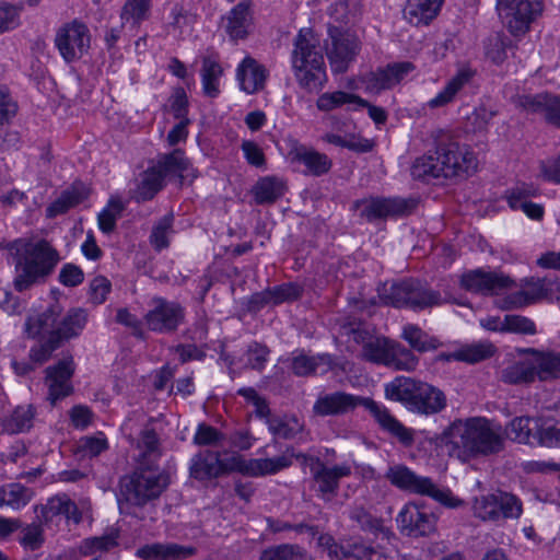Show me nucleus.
Returning a JSON list of instances; mask_svg holds the SVG:
<instances>
[{"label": "nucleus", "mask_w": 560, "mask_h": 560, "mask_svg": "<svg viewBox=\"0 0 560 560\" xmlns=\"http://www.w3.org/2000/svg\"><path fill=\"white\" fill-rule=\"evenodd\" d=\"M319 545L327 550L330 560H364L368 546L359 541L338 544L330 535H322Z\"/></svg>", "instance_id": "obj_29"}, {"label": "nucleus", "mask_w": 560, "mask_h": 560, "mask_svg": "<svg viewBox=\"0 0 560 560\" xmlns=\"http://www.w3.org/2000/svg\"><path fill=\"white\" fill-rule=\"evenodd\" d=\"M474 515L483 522L498 523L501 520H517L523 513L522 501L513 493L497 491L476 498Z\"/></svg>", "instance_id": "obj_12"}, {"label": "nucleus", "mask_w": 560, "mask_h": 560, "mask_svg": "<svg viewBox=\"0 0 560 560\" xmlns=\"http://www.w3.org/2000/svg\"><path fill=\"white\" fill-rule=\"evenodd\" d=\"M74 373L73 359L66 358L46 369L45 385L48 388V399L51 405L69 396L72 390L71 378Z\"/></svg>", "instance_id": "obj_17"}, {"label": "nucleus", "mask_w": 560, "mask_h": 560, "mask_svg": "<svg viewBox=\"0 0 560 560\" xmlns=\"http://www.w3.org/2000/svg\"><path fill=\"white\" fill-rule=\"evenodd\" d=\"M501 380L506 384L522 385L535 382L530 359L515 362L501 372Z\"/></svg>", "instance_id": "obj_51"}, {"label": "nucleus", "mask_w": 560, "mask_h": 560, "mask_svg": "<svg viewBox=\"0 0 560 560\" xmlns=\"http://www.w3.org/2000/svg\"><path fill=\"white\" fill-rule=\"evenodd\" d=\"M443 441L464 459L500 452L503 440L490 422L480 417L454 420L443 432Z\"/></svg>", "instance_id": "obj_3"}, {"label": "nucleus", "mask_w": 560, "mask_h": 560, "mask_svg": "<svg viewBox=\"0 0 560 560\" xmlns=\"http://www.w3.org/2000/svg\"><path fill=\"white\" fill-rule=\"evenodd\" d=\"M335 131L326 132L322 136V140L326 143L334 144L339 148H345L357 153H366L373 149L371 140L361 137L353 132H343L339 121L330 118Z\"/></svg>", "instance_id": "obj_27"}, {"label": "nucleus", "mask_w": 560, "mask_h": 560, "mask_svg": "<svg viewBox=\"0 0 560 560\" xmlns=\"http://www.w3.org/2000/svg\"><path fill=\"white\" fill-rule=\"evenodd\" d=\"M30 500V490L20 483L9 485L1 491V504L8 505L14 510L25 506Z\"/></svg>", "instance_id": "obj_61"}, {"label": "nucleus", "mask_w": 560, "mask_h": 560, "mask_svg": "<svg viewBox=\"0 0 560 560\" xmlns=\"http://www.w3.org/2000/svg\"><path fill=\"white\" fill-rule=\"evenodd\" d=\"M443 2L444 0H408L404 16L412 25H428L438 16Z\"/></svg>", "instance_id": "obj_34"}, {"label": "nucleus", "mask_w": 560, "mask_h": 560, "mask_svg": "<svg viewBox=\"0 0 560 560\" xmlns=\"http://www.w3.org/2000/svg\"><path fill=\"white\" fill-rule=\"evenodd\" d=\"M88 320V314L82 308H71L59 320L57 319L51 336L61 345L62 341L78 337Z\"/></svg>", "instance_id": "obj_35"}, {"label": "nucleus", "mask_w": 560, "mask_h": 560, "mask_svg": "<svg viewBox=\"0 0 560 560\" xmlns=\"http://www.w3.org/2000/svg\"><path fill=\"white\" fill-rule=\"evenodd\" d=\"M536 444L545 447H560V421L555 419L538 420Z\"/></svg>", "instance_id": "obj_56"}, {"label": "nucleus", "mask_w": 560, "mask_h": 560, "mask_svg": "<svg viewBox=\"0 0 560 560\" xmlns=\"http://www.w3.org/2000/svg\"><path fill=\"white\" fill-rule=\"evenodd\" d=\"M462 287L470 292L481 294H498L500 291L511 285L509 277L493 271H483L482 269L466 272L460 278Z\"/></svg>", "instance_id": "obj_21"}, {"label": "nucleus", "mask_w": 560, "mask_h": 560, "mask_svg": "<svg viewBox=\"0 0 560 560\" xmlns=\"http://www.w3.org/2000/svg\"><path fill=\"white\" fill-rule=\"evenodd\" d=\"M475 71L469 67L460 68L457 73L446 83L444 89L431 98L427 106L431 109L445 107L455 101L458 92L474 78Z\"/></svg>", "instance_id": "obj_31"}, {"label": "nucleus", "mask_w": 560, "mask_h": 560, "mask_svg": "<svg viewBox=\"0 0 560 560\" xmlns=\"http://www.w3.org/2000/svg\"><path fill=\"white\" fill-rule=\"evenodd\" d=\"M268 71L256 59L246 56L236 68L240 89L246 94H255L265 88Z\"/></svg>", "instance_id": "obj_23"}, {"label": "nucleus", "mask_w": 560, "mask_h": 560, "mask_svg": "<svg viewBox=\"0 0 560 560\" xmlns=\"http://www.w3.org/2000/svg\"><path fill=\"white\" fill-rule=\"evenodd\" d=\"M118 533L110 532L108 534L85 538L80 545V552L83 556H91L97 551H108L118 545Z\"/></svg>", "instance_id": "obj_60"}, {"label": "nucleus", "mask_w": 560, "mask_h": 560, "mask_svg": "<svg viewBox=\"0 0 560 560\" xmlns=\"http://www.w3.org/2000/svg\"><path fill=\"white\" fill-rule=\"evenodd\" d=\"M445 407L446 397L441 389L428 383L418 382L409 410L422 415H434Z\"/></svg>", "instance_id": "obj_24"}, {"label": "nucleus", "mask_w": 560, "mask_h": 560, "mask_svg": "<svg viewBox=\"0 0 560 560\" xmlns=\"http://www.w3.org/2000/svg\"><path fill=\"white\" fill-rule=\"evenodd\" d=\"M349 518L354 522L358 527L366 533L376 535L383 529L382 521L373 516L363 505L354 504L349 510Z\"/></svg>", "instance_id": "obj_59"}, {"label": "nucleus", "mask_w": 560, "mask_h": 560, "mask_svg": "<svg viewBox=\"0 0 560 560\" xmlns=\"http://www.w3.org/2000/svg\"><path fill=\"white\" fill-rule=\"evenodd\" d=\"M139 460L147 465L155 462L161 456L160 441L156 432L151 428H144L137 441Z\"/></svg>", "instance_id": "obj_50"}, {"label": "nucleus", "mask_w": 560, "mask_h": 560, "mask_svg": "<svg viewBox=\"0 0 560 560\" xmlns=\"http://www.w3.org/2000/svg\"><path fill=\"white\" fill-rule=\"evenodd\" d=\"M533 354L530 358L534 368L535 380L541 382L553 381L560 378V352L538 351L528 349Z\"/></svg>", "instance_id": "obj_33"}, {"label": "nucleus", "mask_w": 560, "mask_h": 560, "mask_svg": "<svg viewBox=\"0 0 560 560\" xmlns=\"http://www.w3.org/2000/svg\"><path fill=\"white\" fill-rule=\"evenodd\" d=\"M363 406L375 419L378 425L396 438L402 445L411 446L415 442L413 430L406 428L382 404L371 398L355 396L337 390L320 394L313 405V412L319 417L342 416Z\"/></svg>", "instance_id": "obj_1"}, {"label": "nucleus", "mask_w": 560, "mask_h": 560, "mask_svg": "<svg viewBox=\"0 0 560 560\" xmlns=\"http://www.w3.org/2000/svg\"><path fill=\"white\" fill-rule=\"evenodd\" d=\"M168 486V476L151 467L137 468L132 474L124 476L119 481L117 497L120 512L129 506H144L158 499Z\"/></svg>", "instance_id": "obj_6"}, {"label": "nucleus", "mask_w": 560, "mask_h": 560, "mask_svg": "<svg viewBox=\"0 0 560 560\" xmlns=\"http://www.w3.org/2000/svg\"><path fill=\"white\" fill-rule=\"evenodd\" d=\"M410 291L411 279H407L400 282L384 283L378 289V296L385 305L408 308Z\"/></svg>", "instance_id": "obj_41"}, {"label": "nucleus", "mask_w": 560, "mask_h": 560, "mask_svg": "<svg viewBox=\"0 0 560 560\" xmlns=\"http://www.w3.org/2000/svg\"><path fill=\"white\" fill-rule=\"evenodd\" d=\"M285 183L277 176H265L257 180L253 187L256 203H273L285 192Z\"/></svg>", "instance_id": "obj_39"}, {"label": "nucleus", "mask_w": 560, "mask_h": 560, "mask_svg": "<svg viewBox=\"0 0 560 560\" xmlns=\"http://www.w3.org/2000/svg\"><path fill=\"white\" fill-rule=\"evenodd\" d=\"M225 21V31L231 39H244L252 24L250 2H240L228 13Z\"/></svg>", "instance_id": "obj_36"}, {"label": "nucleus", "mask_w": 560, "mask_h": 560, "mask_svg": "<svg viewBox=\"0 0 560 560\" xmlns=\"http://www.w3.org/2000/svg\"><path fill=\"white\" fill-rule=\"evenodd\" d=\"M365 104L362 97L345 91L326 92L318 96L316 107L320 112H331L345 105Z\"/></svg>", "instance_id": "obj_49"}, {"label": "nucleus", "mask_w": 560, "mask_h": 560, "mask_svg": "<svg viewBox=\"0 0 560 560\" xmlns=\"http://www.w3.org/2000/svg\"><path fill=\"white\" fill-rule=\"evenodd\" d=\"M150 8L151 0H126L120 12L122 25L130 23L132 26H138L149 18Z\"/></svg>", "instance_id": "obj_54"}, {"label": "nucleus", "mask_w": 560, "mask_h": 560, "mask_svg": "<svg viewBox=\"0 0 560 560\" xmlns=\"http://www.w3.org/2000/svg\"><path fill=\"white\" fill-rule=\"evenodd\" d=\"M401 338L411 349L421 353L436 350L441 346L436 337L429 335L415 324H407L402 327Z\"/></svg>", "instance_id": "obj_44"}, {"label": "nucleus", "mask_w": 560, "mask_h": 560, "mask_svg": "<svg viewBox=\"0 0 560 560\" xmlns=\"http://www.w3.org/2000/svg\"><path fill=\"white\" fill-rule=\"evenodd\" d=\"M269 431L280 439H292L302 431L295 417H272L267 420Z\"/></svg>", "instance_id": "obj_58"}, {"label": "nucleus", "mask_w": 560, "mask_h": 560, "mask_svg": "<svg viewBox=\"0 0 560 560\" xmlns=\"http://www.w3.org/2000/svg\"><path fill=\"white\" fill-rule=\"evenodd\" d=\"M498 112L486 105H480L467 117L466 128L472 132H485L488 130L491 119Z\"/></svg>", "instance_id": "obj_64"}, {"label": "nucleus", "mask_w": 560, "mask_h": 560, "mask_svg": "<svg viewBox=\"0 0 560 560\" xmlns=\"http://www.w3.org/2000/svg\"><path fill=\"white\" fill-rule=\"evenodd\" d=\"M196 551L192 546L154 542L138 548L136 556L142 560H184L194 556Z\"/></svg>", "instance_id": "obj_25"}, {"label": "nucleus", "mask_w": 560, "mask_h": 560, "mask_svg": "<svg viewBox=\"0 0 560 560\" xmlns=\"http://www.w3.org/2000/svg\"><path fill=\"white\" fill-rule=\"evenodd\" d=\"M497 9L502 22L514 36L523 35L544 11L541 0H498Z\"/></svg>", "instance_id": "obj_13"}, {"label": "nucleus", "mask_w": 560, "mask_h": 560, "mask_svg": "<svg viewBox=\"0 0 560 560\" xmlns=\"http://www.w3.org/2000/svg\"><path fill=\"white\" fill-rule=\"evenodd\" d=\"M40 514L38 518L44 524L54 522L56 517L65 516L69 521H73L75 524L81 521V513L73 501L67 495H56L47 500L46 504L40 505Z\"/></svg>", "instance_id": "obj_28"}, {"label": "nucleus", "mask_w": 560, "mask_h": 560, "mask_svg": "<svg viewBox=\"0 0 560 560\" xmlns=\"http://www.w3.org/2000/svg\"><path fill=\"white\" fill-rule=\"evenodd\" d=\"M329 40L327 44V56L332 71L342 73L354 60L360 50L358 37L348 32H341L337 27L329 28Z\"/></svg>", "instance_id": "obj_16"}, {"label": "nucleus", "mask_w": 560, "mask_h": 560, "mask_svg": "<svg viewBox=\"0 0 560 560\" xmlns=\"http://www.w3.org/2000/svg\"><path fill=\"white\" fill-rule=\"evenodd\" d=\"M7 248L15 264L14 287L20 292L49 275L58 261L57 252L46 241L19 238Z\"/></svg>", "instance_id": "obj_5"}, {"label": "nucleus", "mask_w": 560, "mask_h": 560, "mask_svg": "<svg viewBox=\"0 0 560 560\" xmlns=\"http://www.w3.org/2000/svg\"><path fill=\"white\" fill-rule=\"evenodd\" d=\"M159 170L162 178L177 177L183 183L186 178H196L198 176L196 170L191 166L189 160L186 158L185 152L180 149H175L170 153H164L158 156L156 165L153 166Z\"/></svg>", "instance_id": "obj_22"}, {"label": "nucleus", "mask_w": 560, "mask_h": 560, "mask_svg": "<svg viewBox=\"0 0 560 560\" xmlns=\"http://www.w3.org/2000/svg\"><path fill=\"white\" fill-rule=\"evenodd\" d=\"M293 463V454L288 451L273 458H233L232 465L220 458V454L213 451H202L192 456L189 464L190 477L205 481L218 478L228 474L230 470H236L249 477H264L275 475Z\"/></svg>", "instance_id": "obj_2"}, {"label": "nucleus", "mask_w": 560, "mask_h": 560, "mask_svg": "<svg viewBox=\"0 0 560 560\" xmlns=\"http://www.w3.org/2000/svg\"><path fill=\"white\" fill-rule=\"evenodd\" d=\"M312 475L318 495L330 501L338 492L340 479L351 475V467L347 464L327 466L318 460L312 467Z\"/></svg>", "instance_id": "obj_18"}, {"label": "nucleus", "mask_w": 560, "mask_h": 560, "mask_svg": "<svg viewBox=\"0 0 560 560\" xmlns=\"http://www.w3.org/2000/svg\"><path fill=\"white\" fill-rule=\"evenodd\" d=\"M43 524L40 520L26 525L21 523L18 541L24 550L36 551L43 547L45 542Z\"/></svg>", "instance_id": "obj_52"}, {"label": "nucleus", "mask_w": 560, "mask_h": 560, "mask_svg": "<svg viewBox=\"0 0 560 560\" xmlns=\"http://www.w3.org/2000/svg\"><path fill=\"white\" fill-rule=\"evenodd\" d=\"M334 368V360L330 354L323 353L317 355H307L303 352L293 355L291 361L292 372L296 376H310L315 374H326Z\"/></svg>", "instance_id": "obj_30"}, {"label": "nucleus", "mask_w": 560, "mask_h": 560, "mask_svg": "<svg viewBox=\"0 0 560 560\" xmlns=\"http://www.w3.org/2000/svg\"><path fill=\"white\" fill-rule=\"evenodd\" d=\"M413 198L400 197H369L355 200L352 209L359 212V217L368 222L386 220L411 214L417 208Z\"/></svg>", "instance_id": "obj_11"}, {"label": "nucleus", "mask_w": 560, "mask_h": 560, "mask_svg": "<svg viewBox=\"0 0 560 560\" xmlns=\"http://www.w3.org/2000/svg\"><path fill=\"white\" fill-rule=\"evenodd\" d=\"M411 176L415 179L430 180L432 178H442L434 154H425L415 160L410 168Z\"/></svg>", "instance_id": "obj_57"}, {"label": "nucleus", "mask_w": 560, "mask_h": 560, "mask_svg": "<svg viewBox=\"0 0 560 560\" xmlns=\"http://www.w3.org/2000/svg\"><path fill=\"white\" fill-rule=\"evenodd\" d=\"M495 347L489 341H478L460 347L458 350L445 355L447 361H462L477 363L493 355Z\"/></svg>", "instance_id": "obj_43"}, {"label": "nucleus", "mask_w": 560, "mask_h": 560, "mask_svg": "<svg viewBox=\"0 0 560 560\" xmlns=\"http://www.w3.org/2000/svg\"><path fill=\"white\" fill-rule=\"evenodd\" d=\"M538 420H542V418H514L506 429L508 438L517 443L536 444V435L538 434L536 422Z\"/></svg>", "instance_id": "obj_42"}, {"label": "nucleus", "mask_w": 560, "mask_h": 560, "mask_svg": "<svg viewBox=\"0 0 560 560\" xmlns=\"http://www.w3.org/2000/svg\"><path fill=\"white\" fill-rule=\"evenodd\" d=\"M434 153L442 178L468 176L477 171L474 152L456 141H440Z\"/></svg>", "instance_id": "obj_9"}, {"label": "nucleus", "mask_w": 560, "mask_h": 560, "mask_svg": "<svg viewBox=\"0 0 560 560\" xmlns=\"http://www.w3.org/2000/svg\"><path fill=\"white\" fill-rule=\"evenodd\" d=\"M302 292L301 285L289 282L266 289L265 295L270 296L271 304L278 305L298 300L302 295Z\"/></svg>", "instance_id": "obj_63"}, {"label": "nucleus", "mask_w": 560, "mask_h": 560, "mask_svg": "<svg viewBox=\"0 0 560 560\" xmlns=\"http://www.w3.org/2000/svg\"><path fill=\"white\" fill-rule=\"evenodd\" d=\"M361 357L372 363L395 371H415L419 359L410 349L386 337L369 338L362 347Z\"/></svg>", "instance_id": "obj_8"}, {"label": "nucleus", "mask_w": 560, "mask_h": 560, "mask_svg": "<svg viewBox=\"0 0 560 560\" xmlns=\"http://www.w3.org/2000/svg\"><path fill=\"white\" fill-rule=\"evenodd\" d=\"M537 194L536 187L523 184L508 191L506 201L511 209L522 210L529 219L541 221L545 214L544 207L529 200Z\"/></svg>", "instance_id": "obj_26"}, {"label": "nucleus", "mask_w": 560, "mask_h": 560, "mask_svg": "<svg viewBox=\"0 0 560 560\" xmlns=\"http://www.w3.org/2000/svg\"><path fill=\"white\" fill-rule=\"evenodd\" d=\"M517 105L528 114L544 117L551 125L560 127V96L550 93L524 94L517 97Z\"/></svg>", "instance_id": "obj_19"}, {"label": "nucleus", "mask_w": 560, "mask_h": 560, "mask_svg": "<svg viewBox=\"0 0 560 560\" xmlns=\"http://www.w3.org/2000/svg\"><path fill=\"white\" fill-rule=\"evenodd\" d=\"M291 63L299 86L317 93L327 83L326 63L318 36L311 28H302L293 39Z\"/></svg>", "instance_id": "obj_4"}, {"label": "nucleus", "mask_w": 560, "mask_h": 560, "mask_svg": "<svg viewBox=\"0 0 560 560\" xmlns=\"http://www.w3.org/2000/svg\"><path fill=\"white\" fill-rule=\"evenodd\" d=\"M413 70L415 66L410 61L389 63L385 68H378L365 75V89L371 93L378 94L398 84Z\"/></svg>", "instance_id": "obj_20"}, {"label": "nucleus", "mask_w": 560, "mask_h": 560, "mask_svg": "<svg viewBox=\"0 0 560 560\" xmlns=\"http://www.w3.org/2000/svg\"><path fill=\"white\" fill-rule=\"evenodd\" d=\"M184 317L185 312L179 303L167 301L163 298H154L151 301L150 310L145 314L144 320L150 330L168 334L178 328Z\"/></svg>", "instance_id": "obj_15"}, {"label": "nucleus", "mask_w": 560, "mask_h": 560, "mask_svg": "<svg viewBox=\"0 0 560 560\" xmlns=\"http://www.w3.org/2000/svg\"><path fill=\"white\" fill-rule=\"evenodd\" d=\"M174 215L172 213L162 217L152 228L150 244L158 252L170 246V238L174 234Z\"/></svg>", "instance_id": "obj_55"}, {"label": "nucleus", "mask_w": 560, "mask_h": 560, "mask_svg": "<svg viewBox=\"0 0 560 560\" xmlns=\"http://www.w3.org/2000/svg\"><path fill=\"white\" fill-rule=\"evenodd\" d=\"M418 382L411 377L397 376L392 382L385 384V397L393 401L402 402L409 409Z\"/></svg>", "instance_id": "obj_45"}, {"label": "nucleus", "mask_w": 560, "mask_h": 560, "mask_svg": "<svg viewBox=\"0 0 560 560\" xmlns=\"http://www.w3.org/2000/svg\"><path fill=\"white\" fill-rule=\"evenodd\" d=\"M88 192L89 191L83 184H73L70 188L62 191L61 195L47 207V217L54 218L66 213L69 209L78 206L86 199Z\"/></svg>", "instance_id": "obj_38"}, {"label": "nucleus", "mask_w": 560, "mask_h": 560, "mask_svg": "<svg viewBox=\"0 0 560 560\" xmlns=\"http://www.w3.org/2000/svg\"><path fill=\"white\" fill-rule=\"evenodd\" d=\"M303 555V549L299 545L281 544L265 549L259 560H298Z\"/></svg>", "instance_id": "obj_62"}, {"label": "nucleus", "mask_w": 560, "mask_h": 560, "mask_svg": "<svg viewBox=\"0 0 560 560\" xmlns=\"http://www.w3.org/2000/svg\"><path fill=\"white\" fill-rule=\"evenodd\" d=\"M92 35L88 25L74 19L61 24L55 32L54 44L67 63L80 60L91 48Z\"/></svg>", "instance_id": "obj_10"}, {"label": "nucleus", "mask_w": 560, "mask_h": 560, "mask_svg": "<svg viewBox=\"0 0 560 560\" xmlns=\"http://www.w3.org/2000/svg\"><path fill=\"white\" fill-rule=\"evenodd\" d=\"M35 410L32 405L19 406L4 421V430L11 434L27 431L33 425Z\"/></svg>", "instance_id": "obj_53"}, {"label": "nucleus", "mask_w": 560, "mask_h": 560, "mask_svg": "<svg viewBox=\"0 0 560 560\" xmlns=\"http://www.w3.org/2000/svg\"><path fill=\"white\" fill-rule=\"evenodd\" d=\"M544 278H530L525 280L522 290L509 296L511 307H523L546 299Z\"/></svg>", "instance_id": "obj_40"}, {"label": "nucleus", "mask_w": 560, "mask_h": 560, "mask_svg": "<svg viewBox=\"0 0 560 560\" xmlns=\"http://www.w3.org/2000/svg\"><path fill=\"white\" fill-rule=\"evenodd\" d=\"M441 302V294L438 291L431 290L419 280L411 279L408 308L421 311L434 305H440Z\"/></svg>", "instance_id": "obj_48"}, {"label": "nucleus", "mask_w": 560, "mask_h": 560, "mask_svg": "<svg viewBox=\"0 0 560 560\" xmlns=\"http://www.w3.org/2000/svg\"><path fill=\"white\" fill-rule=\"evenodd\" d=\"M385 478L401 491L430 497L446 508L454 509L463 503L450 489L439 488L431 478L417 475L404 464L389 465Z\"/></svg>", "instance_id": "obj_7"}, {"label": "nucleus", "mask_w": 560, "mask_h": 560, "mask_svg": "<svg viewBox=\"0 0 560 560\" xmlns=\"http://www.w3.org/2000/svg\"><path fill=\"white\" fill-rule=\"evenodd\" d=\"M436 516L425 505L408 502L396 517L399 530L409 537H422L436 529Z\"/></svg>", "instance_id": "obj_14"}, {"label": "nucleus", "mask_w": 560, "mask_h": 560, "mask_svg": "<svg viewBox=\"0 0 560 560\" xmlns=\"http://www.w3.org/2000/svg\"><path fill=\"white\" fill-rule=\"evenodd\" d=\"M223 69L214 57H205L201 68V82L203 93L209 97H217L220 93L219 84Z\"/></svg>", "instance_id": "obj_47"}, {"label": "nucleus", "mask_w": 560, "mask_h": 560, "mask_svg": "<svg viewBox=\"0 0 560 560\" xmlns=\"http://www.w3.org/2000/svg\"><path fill=\"white\" fill-rule=\"evenodd\" d=\"M57 317H59V310L55 306L40 314L30 316L24 325L27 337L46 339L55 330Z\"/></svg>", "instance_id": "obj_37"}, {"label": "nucleus", "mask_w": 560, "mask_h": 560, "mask_svg": "<svg viewBox=\"0 0 560 560\" xmlns=\"http://www.w3.org/2000/svg\"><path fill=\"white\" fill-rule=\"evenodd\" d=\"M289 156L292 162L305 165L307 173L313 176H322L328 173L332 166V162L327 154L303 145L292 149Z\"/></svg>", "instance_id": "obj_32"}, {"label": "nucleus", "mask_w": 560, "mask_h": 560, "mask_svg": "<svg viewBox=\"0 0 560 560\" xmlns=\"http://www.w3.org/2000/svg\"><path fill=\"white\" fill-rule=\"evenodd\" d=\"M164 186V179L159 170L151 167L147 170L133 189L131 197L137 202L152 199Z\"/></svg>", "instance_id": "obj_46"}]
</instances>
